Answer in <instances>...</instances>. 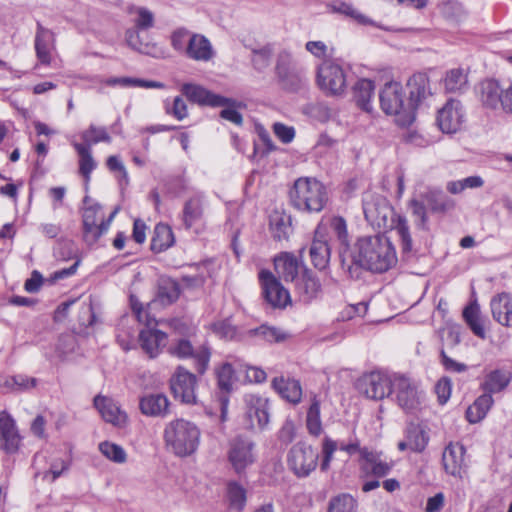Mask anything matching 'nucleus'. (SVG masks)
Here are the masks:
<instances>
[{"instance_id": "obj_1", "label": "nucleus", "mask_w": 512, "mask_h": 512, "mask_svg": "<svg viewBox=\"0 0 512 512\" xmlns=\"http://www.w3.org/2000/svg\"><path fill=\"white\" fill-rule=\"evenodd\" d=\"M352 263L382 273L397 262L395 249L390 240L381 234L360 237L351 251Z\"/></svg>"}, {"instance_id": "obj_2", "label": "nucleus", "mask_w": 512, "mask_h": 512, "mask_svg": "<svg viewBox=\"0 0 512 512\" xmlns=\"http://www.w3.org/2000/svg\"><path fill=\"white\" fill-rule=\"evenodd\" d=\"M290 202L294 208L307 213L321 212L328 195L324 185L315 178H298L289 192Z\"/></svg>"}, {"instance_id": "obj_3", "label": "nucleus", "mask_w": 512, "mask_h": 512, "mask_svg": "<svg viewBox=\"0 0 512 512\" xmlns=\"http://www.w3.org/2000/svg\"><path fill=\"white\" fill-rule=\"evenodd\" d=\"M166 446L177 456L192 455L200 443V430L190 421L176 419L169 422L164 429Z\"/></svg>"}, {"instance_id": "obj_4", "label": "nucleus", "mask_w": 512, "mask_h": 512, "mask_svg": "<svg viewBox=\"0 0 512 512\" xmlns=\"http://www.w3.org/2000/svg\"><path fill=\"white\" fill-rule=\"evenodd\" d=\"M476 94L485 108L512 114V80L484 79L477 85Z\"/></svg>"}, {"instance_id": "obj_5", "label": "nucleus", "mask_w": 512, "mask_h": 512, "mask_svg": "<svg viewBox=\"0 0 512 512\" xmlns=\"http://www.w3.org/2000/svg\"><path fill=\"white\" fill-rule=\"evenodd\" d=\"M128 14L133 17L134 29H128L125 33L127 44L134 50L146 54L156 55V45L140 41L139 32L147 31L155 26V14L144 6L132 5L128 7Z\"/></svg>"}, {"instance_id": "obj_6", "label": "nucleus", "mask_w": 512, "mask_h": 512, "mask_svg": "<svg viewBox=\"0 0 512 512\" xmlns=\"http://www.w3.org/2000/svg\"><path fill=\"white\" fill-rule=\"evenodd\" d=\"M275 74L280 85L292 92L299 91L308 82L305 70L288 50H283L277 55Z\"/></svg>"}, {"instance_id": "obj_7", "label": "nucleus", "mask_w": 512, "mask_h": 512, "mask_svg": "<svg viewBox=\"0 0 512 512\" xmlns=\"http://www.w3.org/2000/svg\"><path fill=\"white\" fill-rule=\"evenodd\" d=\"M227 459L235 474L242 476L256 462L255 443L247 438L236 437L228 446Z\"/></svg>"}, {"instance_id": "obj_8", "label": "nucleus", "mask_w": 512, "mask_h": 512, "mask_svg": "<svg viewBox=\"0 0 512 512\" xmlns=\"http://www.w3.org/2000/svg\"><path fill=\"white\" fill-rule=\"evenodd\" d=\"M318 452L305 442H298L291 447L287 455L289 469L299 478L309 476L317 467Z\"/></svg>"}, {"instance_id": "obj_9", "label": "nucleus", "mask_w": 512, "mask_h": 512, "mask_svg": "<svg viewBox=\"0 0 512 512\" xmlns=\"http://www.w3.org/2000/svg\"><path fill=\"white\" fill-rule=\"evenodd\" d=\"M391 395L406 413L416 412L421 405V394L414 381L404 375H394Z\"/></svg>"}, {"instance_id": "obj_10", "label": "nucleus", "mask_w": 512, "mask_h": 512, "mask_svg": "<svg viewBox=\"0 0 512 512\" xmlns=\"http://www.w3.org/2000/svg\"><path fill=\"white\" fill-rule=\"evenodd\" d=\"M317 84L330 95H341L346 89V76L343 68L334 61H323L317 66Z\"/></svg>"}, {"instance_id": "obj_11", "label": "nucleus", "mask_w": 512, "mask_h": 512, "mask_svg": "<svg viewBox=\"0 0 512 512\" xmlns=\"http://www.w3.org/2000/svg\"><path fill=\"white\" fill-rule=\"evenodd\" d=\"M380 105L387 115L405 114L410 116L413 112L408 107V100L401 83L396 81L387 82L379 93Z\"/></svg>"}, {"instance_id": "obj_12", "label": "nucleus", "mask_w": 512, "mask_h": 512, "mask_svg": "<svg viewBox=\"0 0 512 512\" xmlns=\"http://www.w3.org/2000/svg\"><path fill=\"white\" fill-rule=\"evenodd\" d=\"M116 211L111 213L107 220H104L102 207L99 204L87 206L82 214L84 235L87 241L96 242L109 229Z\"/></svg>"}, {"instance_id": "obj_13", "label": "nucleus", "mask_w": 512, "mask_h": 512, "mask_svg": "<svg viewBox=\"0 0 512 512\" xmlns=\"http://www.w3.org/2000/svg\"><path fill=\"white\" fill-rule=\"evenodd\" d=\"M170 386L176 399L189 405L197 404V378L193 373L182 366L177 367L171 377Z\"/></svg>"}, {"instance_id": "obj_14", "label": "nucleus", "mask_w": 512, "mask_h": 512, "mask_svg": "<svg viewBox=\"0 0 512 512\" xmlns=\"http://www.w3.org/2000/svg\"><path fill=\"white\" fill-rule=\"evenodd\" d=\"M465 122V110L457 99H449L438 111L437 123L442 132L447 134L459 131Z\"/></svg>"}, {"instance_id": "obj_15", "label": "nucleus", "mask_w": 512, "mask_h": 512, "mask_svg": "<svg viewBox=\"0 0 512 512\" xmlns=\"http://www.w3.org/2000/svg\"><path fill=\"white\" fill-rule=\"evenodd\" d=\"M259 280L266 301L273 307L283 308L290 302L289 292L269 270L259 272Z\"/></svg>"}, {"instance_id": "obj_16", "label": "nucleus", "mask_w": 512, "mask_h": 512, "mask_svg": "<svg viewBox=\"0 0 512 512\" xmlns=\"http://www.w3.org/2000/svg\"><path fill=\"white\" fill-rule=\"evenodd\" d=\"M392 382L393 377L381 372H372L361 378L359 388L368 398L380 400L391 395Z\"/></svg>"}, {"instance_id": "obj_17", "label": "nucleus", "mask_w": 512, "mask_h": 512, "mask_svg": "<svg viewBox=\"0 0 512 512\" xmlns=\"http://www.w3.org/2000/svg\"><path fill=\"white\" fill-rule=\"evenodd\" d=\"M366 220L378 228L388 227V218L393 213L389 202L382 196H371L363 202Z\"/></svg>"}, {"instance_id": "obj_18", "label": "nucleus", "mask_w": 512, "mask_h": 512, "mask_svg": "<svg viewBox=\"0 0 512 512\" xmlns=\"http://www.w3.org/2000/svg\"><path fill=\"white\" fill-rule=\"evenodd\" d=\"M21 436L14 418L6 411L0 412V446L8 454L16 453L20 447Z\"/></svg>"}, {"instance_id": "obj_19", "label": "nucleus", "mask_w": 512, "mask_h": 512, "mask_svg": "<svg viewBox=\"0 0 512 512\" xmlns=\"http://www.w3.org/2000/svg\"><path fill=\"white\" fill-rule=\"evenodd\" d=\"M169 353L178 358H186L193 356L195 359L196 370L203 374L207 370L210 361V351L207 347L202 346L199 350L194 351L188 340L180 339L175 345L169 348Z\"/></svg>"}, {"instance_id": "obj_20", "label": "nucleus", "mask_w": 512, "mask_h": 512, "mask_svg": "<svg viewBox=\"0 0 512 512\" xmlns=\"http://www.w3.org/2000/svg\"><path fill=\"white\" fill-rule=\"evenodd\" d=\"M205 197L196 193L188 198L183 206L181 219L185 229L190 230L204 222Z\"/></svg>"}, {"instance_id": "obj_21", "label": "nucleus", "mask_w": 512, "mask_h": 512, "mask_svg": "<svg viewBox=\"0 0 512 512\" xmlns=\"http://www.w3.org/2000/svg\"><path fill=\"white\" fill-rule=\"evenodd\" d=\"M245 403L250 428L263 429L269 422L267 400L256 395H246Z\"/></svg>"}, {"instance_id": "obj_22", "label": "nucleus", "mask_w": 512, "mask_h": 512, "mask_svg": "<svg viewBox=\"0 0 512 512\" xmlns=\"http://www.w3.org/2000/svg\"><path fill=\"white\" fill-rule=\"evenodd\" d=\"M181 91L191 102L200 105L219 107L230 103V98L212 93L204 87L196 84L186 83L182 86Z\"/></svg>"}, {"instance_id": "obj_23", "label": "nucleus", "mask_w": 512, "mask_h": 512, "mask_svg": "<svg viewBox=\"0 0 512 512\" xmlns=\"http://www.w3.org/2000/svg\"><path fill=\"white\" fill-rule=\"evenodd\" d=\"M274 266L278 276L286 282L294 283L300 276L304 265L289 252H282L274 258Z\"/></svg>"}, {"instance_id": "obj_24", "label": "nucleus", "mask_w": 512, "mask_h": 512, "mask_svg": "<svg viewBox=\"0 0 512 512\" xmlns=\"http://www.w3.org/2000/svg\"><path fill=\"white\" fill-rule=\"evenodd\" d=\"M94 406L106 422L118 427L127 423L126 412L112 398L98 395L94 398Z\"/></svg>"}, {"instance_id": "obj_25", "label": "nucleus", "mask_w": 512, "mask_h": 512, "mask_svg": "<svg viewBox=\"0 0 512 512\" xmlns=\"http://www.w3.org/2000/svg\"><path fill=\"white\" fill-rule=\"evenodd\" d=\"M139 408L145 416L165 418L170 414V401L163 393H149L140 398Z\"/></svg>"}, {"instance_id": "obj_26", "label": "nucleus", "mask_w": 512, "mask_h": 512, "mask_svg": "<svg viewBox=\"0 0 512 512\" xmlns=\"http://www.w3.org/2000/svg\"><path fill=\"white\" fill-rule=\"evenodd\" d=\"M309 255L316 269L323 270L328 266L331 252L324 236V228L322 225H319L315 231V236L309 249Z\"/></svg>"}, {"instance_id": "obj_27", "label": "nucleus", "mask_w": 512, "mask_h": 512, "mask_svg": "<svg viewBox=\"0 0 512 512\" xmlns=\"http://www.w3.org/2000/svg\"><path fill=\"white\" fill-rule=\"evenodd\" d=\"M35 52L37 59L41 64L49 65L51 62V52L55 48V34L50 29L37 23L35 33Z\"/></svg>"}, {"instance_id": "obj_28", "label": "nucleus", "mask_w": 512, "mask_h": 512, "mask_svg": "<svg viewBox=\"0 0 512 512\" xmlns=\"http://www.w3.org/2000/svg\"><path fill=\"white\" fill-rule=\"evenodd\" d=\"M218 387L221 390L218 395V401L221 411V420L225 421L228 412L229 398L228 393L232 389L234 370L230 363L222 364L216 371Z\"/></svg>"}, {"instance_id": "obj_29", "label": "nucleus", "mask_w": 512, "mask_h": 512, "mask_svg": "<svg viewBox=\"0 0 512 512\" xmlns=\"http://www.w3.org/2000/svg\"><path fill=\"white\" fill-rule=\"evenodd\" d=\"M407 87L409 89L408 107L413 112L423 100L431 95L429 78L424 73H416L409 78Z\"/></svg>"}, {"instance_id": "obj_30", "label": "nucleus", "mask_w": 512, "mask_h": 512, "mask_svg": "<svg viewBox=\"0 0 512 512\" xmlns=\"http://www.w3.org/2000/svg\"><path fill=\"white\" fill-rule=\"evenodd\" d=\"M295 293L299 299L308 303L315 299L321 291L319 280L308 269H303L301 276L293 283Z\"/></svg>"}, {"instance_id": "obj_31", "label": "nucleus", "mask_w": 512, "mask_h": 512, "mask_svg": "<svg viewBox=\"0 0 512 512\" xmlns=\"http://www.w3.org/2000/svg\"><path fill=\"white\" fill-rule=\"evenodd\" d=\"M360 457L362 460L361 469L365 474L384 477L392 468L390 463L382 459L381 453L369 450L366 447L360 450Z\"/></svg>"}, {"instance_id": "obj_32", "label": "nucleus", "mask_w": 512, "mask_h": 512, "mask_svg": "<svg viewBox=\"0 0 512 512\" xmlns=\"http://www.w3.org/2000/svg\"><path fill=\"white\" fill-rule=\"evenodd\" d=\"M511 379L512 374L507 369H493L486 372L483 376L480 383V389L492 396V394L504 391L510 384Z\"/></svg>"}, {"instance_id": "obj_33", "label": "nucleus", "mask_w": 512, "mask_h": 512, "mask_svg": "<svg viewBox=\"0 0 512 512\" xmlns=\"http://www.w3.org/2000/svg\"><path fill=\"white\" fill-rule=\"evenodd\" d=\"M139 342L150 358H156L167 344V335L157 329H144L139 334Z\"/></svg>"}, {"instance_id": "obj_34", "label": "nucleus", "mask_w": 512, "mask_h": 512, "mask_svg": "<svg viewBox=\"0 0 512 512\" xmlns=\"http://www.w3.org/2000/svg\"><path fill=\"white\" fill-rule=\"evenodd\" d=\"M465 448L459 443L449 444L442 455L444 469L452 476L461 477L465 466Z\"/></svg>"}, {"instance_id": "obj_35", "label": "nucleus", "mask_w": 512, "mask_h": 512, "mask_svg": "<svg viewBox=\"0 0 512 512\" xmlns=\"http://www.w3.org/2000/svg\"><path fill=\"white\" fill-rule=\"evenodd\" d=\"M490 307L495 321L503 326L512 327V296L510 294L500 293L494 296Z\"/></svg>"}, {"instance_id": "obj_36", "label": "nucleus", "mask_w": 512, "mask_h": 512, "mask_svg": "<svg viewBox=\"0 0 512 512\" xmlns=\"http://www.w3.org/2000/svg\"><path fill=\"white\" fill-rule=\"evenodd\" d=\"M428 441V435L419 425L410 424L405 431L404 440L398 443V449L419 453L426 448Z\"/></svg>"}, {"instance_id": "obj_37", "label": "nucleus", "mask_w": 512, "mask_h": 512, "mask_svg": "<svg viewBox=\"0 0 512 512\" xmlns=\"http://www.w3.org/2000/svg\"><path fill=\"white\" fill-rule=\"evenodd\" d=\"M328 9L335 14L343 15L359 25L381 28L373 19L363 14L359 9L345 1L336 0L328 5Z\"/></svg>"}, {"instance_id": "obj_38", "label": "nucleus", "mask_w": 512, "mask_h": 512, "mask_svg": "<svg viewBox=\"0 0 512 512\" xmlns=\"http://www.w3.org/2000/svg\"><path fill=\"white\" fill-rule=\"evenodd\" d=\"M338 449V444L336 441L331 439L330 437H325L322 442V461L320 464V468L322 471H327L330 468V463L333 459V455L335 451ZM339 449L341 451H345L349 455H353L354 453L358 452L360 454V450L363 448H360L359 442H351L349 444H341L339 446Z\"/></svg>"}, {"instance_id": "obj_39", "label": "nucleus", "mask_w": 512, "mask_h": 512, "mask_svg": "<svg viewBox=\"0 0 512 512\" xmlns=\"http://www.w3.org/2000/svg\"><path fill=\"white\" fill-rule=\"evenodd\" d=\"M185 55L196 61H209L213 57L212 45L205 36L193 34Z\"/></svg>"}, {"instance_id": "obj_40", "label": "nucleus", "mask_w": 512, "mask_h": 512, "mask_svg": "<svg viewBox=\"0 0 512 512\" xmlns=\"http://www.w3.org/2000/svg\"><path fill=\"white\" fill-rule=\"evenodd\" d=\"M443 87L447 93H464L468 90V71L464 68H452L445 73Z\"/></svg>"}, {"instance_id": "obj_41", "label": "nucleus", "mask_w": 512, "mask_h": 512, "mask_svg": "<svg viewBox=\"0 0 512 512\" xmlns=\"http://www.w3.org/2000/svg\"><path fill=\"white\" fill-rule=\"evenodd\" d=\"M375 85L370 79H359L353 87V96L357 105L366 112L372 111L371 100L374 97Z\"/></svg>"}, {"instance_id": "obj_42", "label": "nucleus", "mask_w": 512, "mask_h": 512, "mask_svg": "<svg viewBox=\"0 0 512 512\" xmlns=\"http://www.w3.org/2000/svg\"><path fill=\"white\" fill-rule=\"evenodd\" d=\"M494 404V399L489 393L483 392L467 408L466 418L469 423L475 424L483 420Z\"/></svg>"}, {"instance_id": "obj_43", "label": "nucleus", "mask_w": 512, "mask_h": 512, "mask_svg": "<svg viewBox=\"0 0 512 512\" xmlns=\"http://www.w3.org/2000/svg\"><path fill=\"white\" fill-rule=\"evenodd\" d=\"M272 386L287 401L294 404L300 402L302 388L299 381L279 377L273 379Z\"/></svg>"}, {"instance_id": "obj_44", "label": "nucleus", "mask_w": 512, "mask_h": 512, "mask_svg": "<svg viewBox=\"0 0 512 512\" xmlns=\"http://www.w3.org/2000/svg\"><path fill=\"white\" fill-rule=\"evenodd\" d=\"M269 225L274 239L280 241L289 237L291 232L290 216L283 212L274 211L269 216Z\"/></svg>"}, {"instance_id": "obj_45", "label": "nucleus", "mask_w": 512, "mask_h": 512, "mask_svg": "<svg viewBox=\"0 0 512 512\" xmlns=\"http://www.w3.org/2000/svg\"><path fill=\"white\" fill-rule=\"evenodd\" d=\"M463 318L471 331L479 338H486V331L482 323L480 307L477 302H472L463 310Z\"/></svg>"}, {"instance_id": "obj_46", "label": "nucleus", "mask_w": 512, "mask_h": 512, "mask_svg": "<svg viewBox=\"0 0 512 512\" xmlns=\"http://www.w3.org/2000/svg\"><path fill=\"white\" fill-rule=\"evenodd\" d=\"M103 83L110 87H122V88H129V87H141V88H157L162 89L164 88V84L157 81L152 80H144L139 78H133V77H110L103 81Z\"/></svg>"}, {"instance_id": "obj_47", "label": "nucleus", "mask_w": 512, "mask_h": 512, "mask_svg": "<svg viewBox=\"0 0 512 512\" xmlns=\"http://www.w3.org/2000/svg\"><path fill=\"white\" fill-rule=\"evenodd\" d=\"M174 243V234L167 224H157L151 239V249L154 252H162Z\"/></svg>"}, {"instance_id": "obj_48", "label": "nucleus", "mask_w": 512, "mask_h": 512, "mask_svg": "<svg viewBox=\"0 0 512 512\" xmlns=\"http://www.w3.org/2000/svg\"><path fill=\"white\" fill-rule=\"evenodd\" d=\"M226 496L230 509L237 512L244 510L247 501V491L239 482L229 481L227 483Z\"/></svg>"}, {"instance_id": "obj_49", "label": "nucleus", "mask_w": 512, "mask_h": 512, "mask_svg": "<svg viewBox=\"0 0 512 512\" xmlns=\"http://www.w3.org/2000/svg\"><path fill=\"white\" fill-rule=\"evenodd\" d=\"M390 227L398 235L401 242L402 251L404 253L411 252L413 243L408 225V220L406 219V217L399 214L395 215V217L391 219Z\"/></svg>"}, {"instance_id": "obj_50", "label": "nucleus", "mask_w": 512, "mask_h": 512, "mask_svg": "<svg viewBox=\"0 0 512 512\" xmlns=\"http://www.w3.org/2000/svg\"><path fill=\"white\" fill-rule=\"evenodd\" d=\"M73 147L80 157L79 172L85 178L86 182H88L92 171L96 168V162L92 157L91 149L77 142L73 143Z\"/></svg>"}, {"instance_id": "obj_51", "label": "nucleus", "mask_w": 512, "mask_h": 512, "mask_svg": "<svg viewBox=\"0 0 512 512\" xmlns=\"http://www.w3.org/2000/svg\"><path fill=\"white\" fill-rule=\"evenodd\" d=\"M484 185V180L481 176L473 175L459 180H452L447 182L446 190L451 194H460L466 189H477Z\"/></svg>"}, {"instance_id": "obj_52", "label": "nucleus", "mask_w": 512, "mask_h": 512, "mask_svg": "<svg viewBox=\"0 0 512 512\" xmlns=\"http://www.w3.org/2000/svg\"><path fill=\"white\" fill-rule=\"evenodd\" d=\"M81 138L84 142L82 144L88 146L90 149L92 145L99 142L111 143L112 141L105 127H99L94 124H91L88 129L81 133Z\"/></svg>"}, {"instance_id": "obj_53", "label": "nucleus", "mask_w": 512, "mask_h": 512, "mask_svg": "<svg viewBox=\"0 0 512 512\" xmlns=\"http://www.w3.org/2000/svg\"><path fill=\"white\" fill-rule=\"evenodd\" d=\"M180 294L178 284L171 279H162L158 286L157 298L163 305L175 302Z\"/></svg>"}, {"instance_id": "obj_54", "label": "nucleus", "mask_w": 512, "mask_h": 512, "mask_svg": "<svg viewBox=\"0 0 512 512\" xmlns=\"http://www.w3.org/2000/svg\"><path fill=\"white\" fill-rule=\"evenodd\" d=\"M251 334L267 343H280L285 341L289 336L285 331L268 325H261L260 327L251 330Z\"/></svg>"}, {"instance_id": "obj_55", "label": "nucleus", "mask_w": 512, "mask_h": 512, "mask_svg": "<svg viewBox=\"0 0 512 512\" xmlns=\"http://www.w3.org/2000/svg\"><path fill=\"white\" fill-rule=\"evenodd\" d=\"M306 426L309 433L313 436H319L322 433V422L320 418V404L314 398L306 416Z\"/></svg>"}, {"instance_id": "obj_56", "label": "nucleus", "mask_w": 512, "mask_h": 512, "mask_svg": "<svg viewBox=\"0 0 512 512\" xmlns=\"http://www.w3.org/2000/svg\"><path fill=\"white\" fill-rule=\"evenodd\" d=\"M99 450L108 460L114 463L123 464L127 461V453L116 443L103 441L99 444Z\"/></svg>"}, {"instance_id": "obj_57", "label": "nucleus", "mask_w": 512, "mask_h": 512, "mask_svg": "<svg viewBox=\"0 0 512 512\" xmlns=\"http://www.w3.org/2000/svg\"><path fill=\"white\" fill-rule=\"evenodd\" d=\"M37 384V379L34 377H28L23 374H18L6 379L3 383V387L10 389L11 391H26L34 388Z\"/></svg>"}, {"instance_id": "obj_58", "label": "nucleus", "mask_w": 512, "mask_h": 512, "mask_svg": "<svg viewBox=\"0 0 512 512\" xmlns=\"http://www.w3.org/2000/svg\"><path fill=\"white\" fill-rule=\"evenodd\" d=\"M356 500L349 494H341L331 499L328 512H356Z\"/></svg>"}, {"instance_id": "obj_59", "label": "nucleus", "mask_w": 512, "mask_h": 512, "mask_svg": "<svg viewBox=\"0 0 512 512\" xmlns=\"http://www.w3.org/2000/svg\"><path fill=\"white\" fill-rule=\"evenodd\" d=\"M193 34L184 27L175 29L170 36L171 46L177 52L186 54L188 43Z\"/></svg>"}, {"instance_id": "obj_60", "label": "nucleus", "mask_w": 512, "mask_h": 512, "mask_svg": "<svg viewBox=\"0 0 512 512\" xmlns=\"http://www.w3.org/2000/svg\"><path fill=\"white\" fill-rule=\"evenodd\" d=\"M329 228L337 240L347 246L348 245V230L347 224L344 218L340 216H334L329 220Z\"/></svg>"}, {"instance_id": "obj_61", "label": "nucleus", "mask_w": 512, "mask_h": 512, "mask_svg": "<svg viewBox=\"0 0 512 512\" xmlns=\"http://www.w3.org/2000/svg\"><path fill=\"white\" fill-rule=\"evenodd\" d=\"M165 111L167 114L172 115L179 121L188 116L187 105L181 96H176L171 104L166 100Z\"/></svg>"}, {"instance_id": "obj_62", "label": "nucleus", "mask_w": 512, "mask_h": 512, "mask_svg": "<svg viewBox=\"0 0 512 512\" xmlns=\"http://www.w3.org/2000/svg\"><path fill=\"white\" fill-rule=\"evenodd\" d=\"M69 463L65 459L61 457H55L50 462L49 469L44 473L43 479L48 480L50 482L55 481L58 477H60L63 472L68 470Z\"/></svg>"}, {"instance_id": "obj_63", "label": "nucleus", "mask_w": 512, "mask_h": 512, "mask_svg": "<svg viewBox=\"0 0 512 512\" xmlns=\"http://www.w3.org/2000/svg\"><path fill=\"white\" fill-rule=\"evenodd\" d=\"M273 55V48L271 45H265L259 49L253 50L252 62L257 70L265 69L270 62Z\"/></svg>"}, {"instance_id": "obj_64", "label": "nucleus", "mask_w": 512, "mask_h": 512, "mask_svg": "<svg viewBox=\"0 0 512 512\" xmlns=\"http://www.w3.org/2000/svg\"><path fill=\"white\" fill-rule=\"evenodd\" d=\"M213 332L220 338L232 340L237 335V328L229 319L217 321L212 324Z\"/></svg>"}]
</instances>
